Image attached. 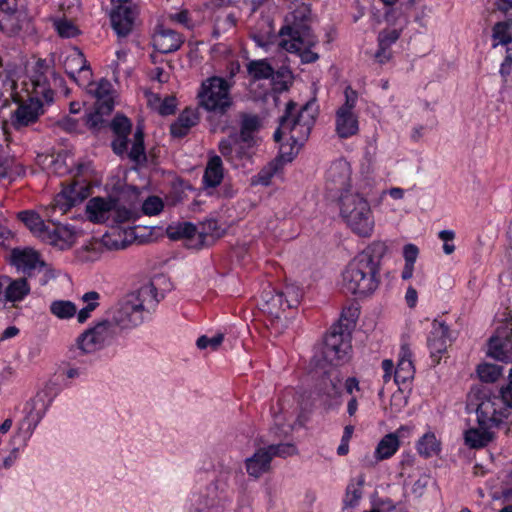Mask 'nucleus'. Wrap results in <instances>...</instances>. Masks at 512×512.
<instances>
[{"label": "nucleus", "mask_w": 512, "mask_h": 512, "mask_svg": "<svg viewBox=\"0 0 512 512\" xmlns=\"http://www.w3.org/2000/svg\"><path fill=\"white\" fill-rule=\"evenodd\" d=\"M151 282L123 297L107 315L120 334L141 325L162 299Z\"/></svg>", "instance_id": "1"}, {"label": "nucleus", "mask_w": 512, "mask_h": 512, "mask_svg": "<svg viewBox=\"0 0 512 512\" xmlns=\"http://www.w3.org/2000/svg\"><path fill=\"white\" fill-rule=\"evenodd\" d=\"M295 110L296 104L289 102L285 114L280 118L279 127L273 135L276 142H280L285 135L289 136V141L292 143L280 145L281 156L288 161L292 160V156L308 139L316 117L314 102L306 103L297 113Z\"/></svg>", "instance_id": "2"}, {"label": "nucleus", "mask_w": 512, "mask_h": 512, "mask_svg": "<svg viewBox=\"0 0 512 512\" xmlns=\"http://www.w3.org/2000/svg\"><path fill=\"white\" fill-rule=\"evenodd\" d=\"M312 13L310 5L301 3L289 12L284 19V25L279 31V45L283 49L295 50L301 44L316 45L317 36L311 29Z\"/></svg>", "instance_id": "3"}, {"label": "nucleus", "mask_w": 512, "mask_h": 512, "mask_svg": "<svg viewBox=\"0 0 512 512\" xmlns=\"http://www.w3.org/2000/svg\"><path fill=\"white\" fill-rule=\"evenodd\" d=\"M351 350L349 325L338 322L331 326L325 335L323 344L311 359L315 369H324L327 366H337L347 359Z\"/></svg>", "instance_id": "4"}, {"label": "nucleus", "mask_w": 512, "mask_h": 512, "mask_svg": "<svg viewBox=\"0 0 512 512\" xmlns=\"http://www.w3.org/2000/svg\"><path fill=\"white\" fill-rule=\"evenodd\" d=\"M340 216L346 225L360 237H370L374 217L367 199L358 191H346L339 197Z\"/></svg>", "instance_id": "5"}, {"label": "nucleus", "mask_w": 512, "mask_h": 512, "mask_svg": "<svg viewBox=\"0 0 512 512\" xmlns=\"http://www.w3.org/2000/svg\"><path fill=\"white\" fill-rule=\"evenodd\" d=\"M378 272L368 256L357 255L343 272L342 287L347 293L368 295L378 287Z\"/></svg>", "instance_id": "6"}, {"label": "nucleus", "mask_w": 512, "mask_h": 512, "mask_svg": "<svg viewBox=\"0 0 512 512\" xmlns=\"http://www.w3.org/2000/svg\"><path fill=\"white\" fill-rule=\"evenodd\" d=\"M231 87L232 84L222 77L207 78L198 92L199 105L215 115H225L233 105Z\"/></svg>", "instance_id": "7"}, {"label": "nucleus", "mask_w": 512, "mask_h": 512, "mask_svg": "<svg viewBox=\"0 0 512 512\" xmlns=\"http://www.w3.org/2000/svg\"><path fill=\"white\" fill-rule=\"evenodd\" d=\"M120 335L118 328L108 315L94 326L85 330L77 339L78 347L85 353H92L109 345Z\"/></svg>", "instance_id": "8"}, {"label": "nucleus", "mask_w": 512, "mask_h": 512, "mask_svg": "<svg viewBox=\"0 0 512 512\" xmlns=\"http://www.w3.org/2000/svg\"><path fill=\"white\" fill-rule=\"evenodd\" d=\"M476 413L478 424L485 426H499L504 418L508 417V411L503 408L498 396L490 395L486 390H477Z\"/></svg>", "instance_id": "9"}, {"label": "nucleus", "mask_w": 512, "mask_h": 512, "mask_svg": "<svg viewBox=\"0 0 512 512\" xmlns=\"http://www.w3.org/2000/svg\"><path fill=\"white\" fill-rule=\"evenodd\" d=\"M487 356L500 361H512V322L502 324L488 341Z\"/></svg>", "instance_id": "10"}, {"label": "nucleus", "mask_w": 512, "mask_h": 512, "mask_svg": "<svg viewBox=\"0 0 512 512\" xmlns=\"http://www.w3.org/2000/svg\"><path fill=\"white\" fill-rule=\"evenodd\" d=\"M86 197V189L83 186L77 183L66 186L55 196L51 207L46 209L45 217L50 220L56 212L63 215L72 207L83 202Z\"/></svg>", "instance_id": "11"}, {"label": "nucleus", "mask_w": 512, "mask_h": 512, "mask_svg": "<svg viewBox=\"0 0 512 512\" xmlns=\"http://www.w3.org/2000/svg\"><path fill=\"white\" fill-rule=\"evenodd\" d=\"M261 310L270 317L271 327L278 331L279 326L283 327L282 315L288 309L282 291L269 287L261 294Z\"/></svg>", "instance_id": "12"}, {"label": "nucleus", "mask_w": 512, "mask_h": 512, "mask_svg": "<svg viewBox=\"0 0 512 512\" xmlns=\"http://www.w3.org/2000/svg\"><path fill=\"white\" fill-rule=\"evenodd\" d=\"M44 113L42 101L35 97L20 103L12 112L10 123L17 130L22 129L36 123L39 117Z\"/></svg>", "instance_id": "13"}, {"label": "nucleus", "mask_w": 512, "mask_h": 512, "mask_svg": "<svg viewBox=\"0 0 512 512\" xmlns=\"http://www.w3.org/2000/svg\"><path fill=\"white\" fill-rule=\"evenodd\" d=\"M351 180V167L345 159H338L331 163L326 171L325 183L330 192L340 193L352 191L349 188Z\"/></svg>", "instance_id": "14"}, {"label": "nucleus", "mask_w": 512, "mask_h": 512, "mask_svg": "<svg viewBox=\"0 0 512 512\" xmlns=\"http://www.w3.org/2000/svg\"><path fill=\"white\" fill-rule=\"evenodd\" d=\"M253 144V142H244L238 133H233L219 142L218 149L228 162L238 167L243 159L249 157V149Z\"/></svg>", "instance_id": "15"}, {"label": "nucleus", "mask_w": 512, "mask_h": 512, "mask_svg": "<svg viewBox=\"0 0 512 512\" xmlns=\"http://www.w3.org/2000/svg\"><path fill=\"white\" fill-rule=\"evenodd\" d=\"M450 342L451 333L449 327L444 322L435 319L427 338L430 357L435 365L439 364L441 355L447 351Z\"/></svg>", "instance_id": "16"}, {"label": "nucleus", "mask_w": 512, "mask_h": 512, "mask_svg": "<svg viewBox=\"0 0 512 512\" xmlns=\"http://www.w3.org/2000/svg\"><path fill=\"white\" fill-rule=\"evenodd\" d=\"M11 263L28 277H31L35 271L40 272L45 268L44 261L40 260L39 254L31 248L13 249L11 251Z\"/></svg>", "instance_id": "17"}, {"label": "nucleus", "mask_w": 512, "mask_h": 512, "mask_svg": "<svg viewBox=\"0 0 512 512\" xmlns=\"http://www.w3.org/2000/svg\"><path fill=\"white\" fill-rule=\"evenodd\" d=\"M65 72L79 85H87L91 83L92 72L84 55L75 51L66 57L64 62Z\"/></svg>", "instance_id": "18"}, {"label": "nucleus", "mask_w": 512, "mask_h": 512, "mask_svg": "<svg viewBox=\"0 0 512 512\" xmlns=\"http://www.w3.org/2000/svg\"><path fill=\"white\" fill-rule=\"evenodd\" d=\"M153 47L162 54L177 51L184 43L183 36L163 25H158L152 37Z\"/></svg>", "instance_id": "19"}, {"label": "nucleus", "mask_w": 512, "mask_h": 512, "mask_svg": "<svg viewBox=\"0 0 512 512\" xmlns=\"http://www.w3.org/2000/svg\"><path fill=\"white\" fill-rule=\"evenodd\" d=\"M77 232L66 225L53 223L46 234H44L43 242H46L59 250L70 249L76 242Z\"/></svg>", "instance_id": "20"}, {"label": "nucleus", "mask_w": 512, "mask_h": 512, "mask_svg": "<svg viewBox=\"0 0 512 512\" xmlns=\"http://www.w3.org/2000/svg\"><path fill=\"white\" fill-rule=\"evenodd\" d=\"M49 70L50 69L46 61L39 59L35 64L34 71L31 76L35 95L37 98L41 97L48 104L52 103L54 99V92L50 88L47 77Z\"/></svg>", "instance_id": "21"}, {"label": "nucleus", "mask_w": 512, "mask_h": 512, "mask_svg": "<svg viewBox=\"0 0 512 512\" xmlns=\"http://www.w3.org/2000/svg\"><path fill=\"white\" fill-rule=\"evenodd\" d=\"M109 126L116 135V138L112 142V149L115 154L123 155L128 152L129 141L127 137L131 132V121L123 115H116Z\"/></svg>", "instance_id": "22"}, {"label": "nucleus", "mask_w": 512, "mask_h": 512, "mask_svg": "<svg viewBox=\"0 0 512 512\" xmlns=\"http://www.w3.org/2000/svg\"><path fill=\"white\" fill-rule=\"evenodd\" d=\"M134 19V10L124 5H118L110 13L112 28L119 38L126 37L132 31Z\"/></svg>", "instance_id": "23"}, {"label": "nucleus", "mask_w": 512, "mask_h": 512, "mask_svg": "<svg viewBox=\"0 0 512 512\" xmlns=\"http://www.w3.org/2000/svg\"><path fill=\"white\" fill-rule=\"evenodd\" d=\"M114 199L94 197L86 205L88 219L94 223H108L111 219V210Z\"/></svg>", "instance_id": "24"}, {"label": "nucleus", "mask_w": 512, "mask_h": 512, "mask_svg": "<svg viewBox=\"0 0 512 512\" xmlns=\"http://www.w3.org/2000/svg\"><path fill=\"white\" fill-rule=\"evenodd\" d=\"M2 281L4 282V305L6 302L22 301L30 292V286L26 278L12 280L8 276H2Z\"/></svg>", "instance_id": "25"}, {"label": "nucleus", "mask_w": 512, "mask_h": 512, "mask_svg": "<svg viewBox=\"0 0 512 512\" xmlns=\"http://www.w3.org/2000/svg\"><path fill=\"white\" fill-rule=\"evenodd\" d=\"M271 459L266 450L259 448L251 457L245 460V466L249 476L259 478L270 469Z\"/></svg>", "instance_id": "26"}, {"label": "nucleus", "mask_w": 512, "mask_h": 512, "mask_svg": "<svg viewBox=\"0 0 512 512\" xmlns=\"http://www.w3.org/2000/svg\"><path fill=\"white\" fill-rule=\"evenodd\" d=\"M412 353L406 346L402 347L401 358L394 371V381L396 384H406L414 377V366L411 360Z\"/></svg>", "instance_id": "27"}, {"label": "nucleus", "mask_w": 512, "mask_h": 512, "mask_svg": "<svg viewBox=\"0 0 512 512\" xmlns=\"http://www.w3.org/2000/svg\"><path fill=\"white\" fill-rule=\"evenodd\" d=\"M198 120L195 110L186 108L170 126L172 136L181 138L187 135L189 130L198 123Z\"/></svg>", "instance_id": "28"}, {"label": "nucleus", "mask_w": 512, "mask_h": 512, "mask_svg": "<svg viewBox=\"0 0 512 512\" xmlns=\"http://www.w3.org/2000/svg\"><path fill=\"white\" fill-rule=\"evenodd\" d=\"M404 430L405 428L401 427L395 433H389L380 440L375 450L377 461L388 459L396 453L400 445L398 436Z\"/></svg>", "instance_id": "29"}, {"label": "nucleus", "mask_w": 512, "mask_h": 512, "mask_svg": "<svg viewBox=\"0 0 512 512\" xmlns=\"http://www.w3.org/2000/svg\"><path fill=\"white\" fill-rule=\"evenodd\" d=\"M334 367L335 366H327V373H325L324 369H319L324 374L319 391L329 398H336L341 395V381L338 375L335 374L336 371Z\"/></svg>", "instance_id": "30"}, {"label": "nucleus", "mask_w": 512, "mask_h": 512, "mask_svg": "<svg viewBox=\"0 0 512 512\" xmlns=\"http://www.w3.org/2000/svg\"><path fill=\"white\" fill-rule=\"evenodd\" d=\"M18 219L39 239L43 240L49 226L44 223L42 217L34 211L25 210L18 213Z\"/></svg>", "instance_id": "31"}, {"label": "nucleus", "mask_w": 512, "mask_h": 512, "mask_svg": "<svg viewBox=\"0 0 512 512\" xmlns=\"http://www.w3.org/2000/svg\"><path fill=\"white\" fill-rule=\"evenodd\" d=\"M493 426L472 428L465 432V442L471 448H482L490 443L494 434L490 431Z\"/></svg>", "instance_id": "32"}, {"label": "nucleus", "mask_w": 512, "mask_h": 512, "mask_svg": "<svg viewBox=\"0 0 512 512\" xmlns=\"http://www.w3.org/2000/svg\"><path fill=\"white\" fill-rule=\"evenodd\" d=\"M223 179V166L220 156H212L206 166L203 183L206 187L214 188L218 186Z\"/></svg>", "instance_id": "33"}, {"label": "nucleus", "mask_w": 512, "mask_h": 512, "mask_svg": "<svg viewBox=\"0 0 512 512\" xmlns=\"http://www.w3.org/2000/svg\"><path fill=\"white\" fill-rule=\"evenodd\" d=\"M246 68L248 75L254 82L268 80L274 76V68L267 59L251 60Z\"/></svg>", "instance_id": "34"}, {"label": "nucleus", "mask_w": 512, "mask_h": 512, "mask_svg": "<svg viewBox=\"0 0 512 512\" xmlns=\"http://www.w3.org/2000/svg\"><path fill=\"white\" fill-rule=\"evenodd\" d=\"M97 98L96 105L104 112H112L114 108V99L112 95V85L106 79H101L94 91Z\"/></svg>", "instance_id": "35"}, {"label": "nucleus", "mask_w": 512, "mask_h": 512, "mask_svg": "<svg viewBox=\"0 0 512 512\" xmlns=\"http://www.w3.org/2000/svg\"><path fill=\"white\" fill-rule=\"evenodd\" d=\"M358 119L355 114L336 112V132L340 138H348L358 132Z\"/></svg>", "instance_id": "36"}, {"label": "nucleus", "mask_w": 512, "mask_h": 512, "mask_svg": "<svg viewBox=\"0 0 512 512\" xmlns=\"http://www.w3.org/2000/svg\"><path fill=\"white\" fill-rule=\"evenodd\" d=\"M217 490L215 485H210L206 489V494L198 497L196 509L199 512L222 507V497L218 494Z\"/></svg>", "instance_id": "37"}, {"label": "nucleus", "mask_w": 512, "mask_h": 512, "mask_svg": "<svg viewBox=\"0 0 512 512\" xmlns=\"http://www.w3.org/2000/svg\"><path fill=\"white\" fill-rule=\"evenodd\" d=\"M261 126V120L257 115L243 114L241 116V128L238 134L244 142H253V133L258 131Z\"/></svg>", "instance_id": "38"}, {"label": "nucleus", "mask_w": 512, "mask_h": 512, "mask_svg": "<svg viewBox=\"0 0 512 512\" xmlns=\"http://www.w3.org/2000/svg\"><path fill=\"white\" fill-rule=\"evenodd\" d=\"M128 157L133 162L139 164L146 161L145 147H144V131L142 127L137 126L131 149L128 152Z\"/></svg>", "instance_id": "39"}, {"label": "nucleus", "mask_w": 512, "mask_h": 512, "mask_svg": "<svg viewBox=\"0 0 512 512\" xmlns=\"http://www.w3.org/2000/svg\"><path fill=\"white\" fill-rule=\"evenodd\" d=\"M137 215L138 213L135 210L120 205L119 202L114 199L109 225L123 224L135 221Z\"/></svg>", "instance_id": "40"}, {"label": "nucleus", "mask_w": 512, "mask_h": 512, "mask_svg": "<svg viewBox=\"0 0 512 512\" xmlns=\"http://www.w3.org/2000/svg\"><path fill=\"white\" fill-rule=\"evenodd\" d=\"M50 313L58 319H71L77 313V306L69 300H54L50 304Z\"/></svg>", "instance_id": "41"}, {"label": "nucleus", "mask_w": 512, "mask_h": 512, "mask_svg": "<svg viewBox=\"0 0 512 512\" xmlns=\"http://www.w3.org/2000/svg\"><path fill=\"white\" fill-rule=\"evenodd\" d=\"M479 379L485 383L496 382L503 374V367L492 363H481L477 366Z\"/></svg>", "instance_id": "42"}, {"label": "nucleus", "mask_w": 512, "mask_h": 512, "mask_svg": "<svg viewBox=\"0 0 512 512\" xmlns=\"http://www.w3.org/2000/svg\"><path fill=\"white\" fill-rule=\"evenodd\" d=\"M99 298L100 294L96 291L86 292L82 296V300L87 303V305L76 313L79 323H84L90 318L91 313L99 306Z\"/></svg>", "instance_id": "43"}, {"label": "nucleus", "mask_w": 512, "mask_h": 512, "mask_svg": "<svg viewBox=\"0 0 512 512\" xmlns=\"http://www.w3.org/2000/svg\"><path fill=\"white\" fill-rule=\"evenodd\" d=\"M196 232L197 227L190 222L169 225L167 228V235L172 240H177L180 238H193Z\"/></svg>", "instance_id": "44"}, {"label": "nucleus", "mask_w": 512, "mask_h": 512, "mask_svg": "<svg viewBox=\"0 0 512 512\" xmlns=\"http://www.w3.org/2000/svg\"><path fill=\"white\" fill-rule=\"evenodd\" d=\"M417 450L422 456L428 458L439 452L440 444L433 433H426L418 441Z\"/></svg>", "instance_id": "45"}, {"label": "nucleus", "mask_w": 512, "mask_h": 512, "mask_svg": "<svg viewBox=\"0 0 512 512\" xmlns=\"http://www.w3.org/2000/svg\"><path fill=\"white\" fill-rule=\"evenodd\" d=\"M365 482L364 475L354 478L346 488L345 503L349 506L355 505L362 496V487Z\"/></svg>", "instance_id": "46"}, {"label": "nucleus", "mask_w": 512, "mask_h": 512, "mask_svg": "<svg viewBox=\"0 0 512 512\" xmlns=\"http://www.w3.org/2000/svg\"><path fill=\"white\" fill-rule=\"evenodd\" d=\"M512 21L498 22L493 27V38L497 40L493 46L496 47L498 44L507 45L512 42L511 35Z\"/></svg>", "instance_id": "47"}, {"label": "nucleus", "mask_w": 512, "mask_h": 512, "mask_svg": "<svg viewBox=\"0 0 512 512\" xmlns=\"http://www.w3.org/2000/svg\"><path fill=\"white\" fill-rule=\"evenodd\" d=\"M387 251V246L383 242H373L369 245L364 251L359 253L358 255H365L371 260V264H373L374 268L379 271V265L382 257L385 255Z\"/></svg>", "instance_id": "48"}, {"label": "nucleus", "mask_w": 512, "mask_h": 512, "mask_svg": "<svg viewBox=\"0 0 512 512\" xmlns=\"http://www.w3.org/2000/svg\"><path fill=\"white\" fill-rule=\"evenodd\" d=\"M270 459L274 457H288L297 454V448L291 443L272 444L264 447Z\"/></svg>", "instance_id": "49"}, {"label": "nucleus", "mask_w": 512, "mask_h": 512, "mask_svg": "<svg viewBox=\"0 0 512 512\" xmlns=\"http://www.w3.org/2000/svg\"><path fill=\"white\" fill-rule=\"evenodd\" d=\"M110 113L111 112L101 111L99 109V106L96 105L95 111L86 116L85 124L89 129L93 131H98L106 126V121L104 120L103 116L108 115Z\"/></svg>", "instance_id": "50"}, {"label": "nucleus", "mask_w": 512, "mask_h": 512, "mask_svg": "<svg viewBox=\"0 0 512 512\" xmlns=\"http://www.w3.org/2000/svg\"><path fill=\"white\" fill-rule=\"evenodd\" d=\"M314 46L315 45L301 44L299 46H296L295 50H292V49H285V50L290 53L298 54L303 63H314L319 59V55L311 50V48Z\"/></svg>", "instance_id": "51"}, {"label": "nucleus", "mask_w": 512, "mask_h": 512, "mask_svg": "<svg viewBox=\"0 0 512 512\" xmlns=\"http://www.w3.org/2000/svg\"><path fill=\"white\" fill-rule=\"evenodd\" d=\"M345 102L344 104L337 110L338 113L341 114H354L353 110L356 106L358 94L355 90H353L350 86L346 87L344 91Z\"/></svg>", "instance_id": "52"}, {"label": "nucleus", "mask_w": 512, "mask_h": 512, "mask_svg": "<svg viewBox=\"0 0 512 512\" xmlns=\"http://www.w3.org/2000/svg\"><path fill=\"white\" fill-rule=\"evenodd\" d=\"M163 207L164 204L161 198L157 196H150L144 201L142 211L146 215L153 216L159 214Z\"/></svg>", "instance_id": "53"}, {"label": "nucleus", "mask_w": 512, "mask_h": 512, "mask_svg": "<svg viewBox=\"0 0 512 512\" xmlns=\"http://www.w3.org/2000/svg\"><path fill=\"white\" fill-rule=\"evenodd\" d=\"M55 28L61 37L71 38L78 34V28L69 20L60 19L54 22Z\"/></svg>", "instance_id": "54"}, {"label": "nucleus", "mask_w": 512, "mask_h": 512, "mask_svg": "<svg viewBox=\"0 0 512 512\" xmlns=\"http://www.w3.org/2000/svg\"><path fill=\"white\" fill-rule=\"evenodd\" d=\"M284 294V299L286 301V307L288 309L297 307L302 298V291L296 286H287L285 291H282Z\"/></svg>", "instance_id": "55"}, {"label": "nucleus", "mask_w": 512, "mask_h": 512, "mask_svg": "<svg viewBox=\"0 0 512 512\" xmlns=\"http://www.w3.org/2000/svg\"><path fill=\"white\" fill-rule=\"evenodd\" d=\"M224 340L223 334H217L212 338L203 335L197 339L196 345L199 349H206L210 347L212 350H217Z\"/></svg>", "instance_id": "56"}, {"label": "nucleus", "mask_w": 512, "mask_h": 512, "mask_svg": "<svg viewBox=\"0 0 512 512\" xmlns=\"http://www.w3.org/2000/svg\"><path fill=\"white\" fill-rule=\"evenodd\" d=\"M400 37V33L398 30H384L379 33L378 36V46L385 48H390L392 44H394Z\"/></svg>", "instance_id": "57"}, {"label": "nucleus", "mask_w": 512, "mask_h": 512, "mask_svg": "<svg viewBox=\"0 0 512 512\" xmlns=\"http://www.w3.org/2000/svg\"><path fill=\"white\" fill-rule=\"evenodd\" d=\"M99 253L95 246H86L77 251V259L82 262H94L98 259Z\"/></svg>", "instance_id": "58"}, {"label": "nucleus", "mask_w": 512, "mask_h": 512, "mask_svg": "<svg viewBox=\"0 0 512 512\" xmlns=\"http://www.w3.org/2000/svg\"><path fill=\"white\" fill-rule=\"evenodd\" d=\"M500 395L498 396L500 399L501 405H503V408H506L508 411L509 409H512V384L508 383L505 386H502L500 391Z\"/></svg>", "instance_id": "59"}, {"label": "nucleus", "mask_w": 512, "mask_h": 512, "mask_svg": "<svg viewBox=\"0 0 512 512\" xmlns=\"http://www.w3.org/2000/svg\"><path fill=\"white\" fill-rule=\"evenodd\" d=\"M419 250L414 244H406L403 248V257L405 259V264H413L415 263L418 257Z\"/></svg>", "instance_id": "60"}, {"label": "nucleus", "mask_w": 512, "mask_h": 512, "mask_svg": "<svg viewBox=\"0 0 512 512\" xmlns=\"http://www.w3.org/2000/svg\"><path fill=\"white\" fill-rule=\"evenodd\" d=\"M176 103L174 97H166L158 108L159 114L163 116L171 115L175 112Z\"/></svg>", "instance_id": "61"}, {"label": "nucleus", "mask_w": 512, "mask_h": 512, "mask_svg": "<svg viewBox=\"0 0 512 512\" xmlns=\"http://www.w3.org/2000/svg\"><path fill=\"white\" fill-rule=\"evenodd\" d=\"M429 483V477L426 475H423L419 477L412 486V493L416 497H421Z\"/></svg>", "instance_id": "62"}, {"label": "nucleus", "mask_w": 512, "mask_h": 512, "mask_svg": "<svg viewBox=\"0 0 512 512\" xmlns=\"http://www.w3.org/2000/svg\"><path fill=\"white\" fill-rule=\"evenodd\" d=\"M169 19L171 21H174V22H177L179 24H182L186 27L189 26V21H190V18H189V12L187 10H182L178 13H173V14H170L169 15Z\"/></svg>", "instance_id": "63"}, {"label": "nucleus", "mask_w": 512, "mask_h": 512, "mask_svg": "<svg viewBox=\"0 0 512 512\" xmlns=\"http://www.w3.org/2000/svg\"><path fill=\"white\" fill-rule=\"evenodd\" d=\"M357 318V309L355 308H348L347 310H344L341 314V319L339 322H342L344 324H348L349 327L355 322V319Z\"/></svg>", "instance_id": "64"}]
</instances>
